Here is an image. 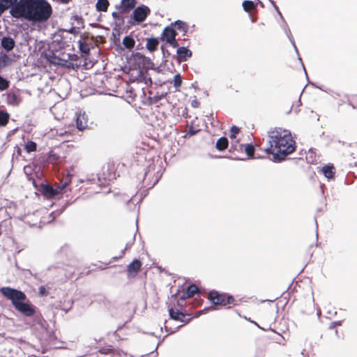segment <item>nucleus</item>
<instances>
[{
	"label": "nucleus",
	"instance_id": "e433bc0d",
	"mask_svg": "<svg viewBox=\"0 0 357 357\" xmlns=\"http://www.w3.org/2000/svg\"><path fill=\"white\" fill-rule=\"evenodd\" d=\"M278 13H279V15H280V17H282L281 13H280V12L278 11Z\"/></svg>",
	"mask_w": 357,
	"mask_h": 357
},
{
	"label": "nucleus",
	"instance_id": "2eb2a0df",
	"mask_svg": "<svg viewBox=\"0 0 357 357\" xmlns=\"http://www.w3.org/2000/svg\"><path fill=\"white\" fill-rule=\"evenodd\" d=\"M122 43L126 48L131 50L134 47L135 41L132 37L127 36L123 38Z\"/></svg>",
	"mask_w": 357,
	"mask_h": 357
},
{
	"label": "nucleus",
	"instance_id": "f8f14e48",
	"mask_svg": "<svg viewBox=\"0 0 357 357\" xmlns=\"http://www.w3.org/2000/svg\"><path fill=\"white\" fill-rule=\"evenodd\" d=\"M159 41L157 38H151L147 39L146 47L151 52H153L157 50Z\"/></svg>",
	"mask_w": 357,
	"mask_h": 357
},
{
	"label": "nucleus",
	"instance_id": "aec40b11",
	"mask_svg": "<svg viewBox=\"0 0 357 357\" xmlns=\"http://www.w3.org/2000/svg\"><path fill=\"white\" fill-rule=\"evenodd\" d=\"M114 20H115V24L116 26H121L123 24V22H124V20H123V17L118 13L116 12H113L112 14Z\"/></svg>",
	"mask_w": 357,
	"mask_h": 357
},
{
	"label": "nucleus",
	"instance_id": "b1692460",
	"mask_svg": "<svg viewBox=\"0 0 357 357\" xmlns=\"http://www.w3.org/2000/svg\"><path fill=\"white\" fill-rule=\"evenodd\" d=\"M9 115L6 112H0V126H3L6 125L8 121Z\"/></svg>",
	"mask_w": 357,
	"mask_h": 357
},
{
	"label": "nucleus",
	"instance_id": "39448f33",
	"mask_svg": "<svg viewBox=\"0 0 357 357\" xmlns=\"http://www.w3.org/2000/svg\"><path fill=\"white\" fill-rule=\"evenodd\" d=\"M150 10L146 6L142 5L136 8L132 13V17L135 21L142 22L145 20L149 14Z\"/></svg>",
	"mask_w": 357,
	"mask_h": 357
},
{
	"label": "nucleus",
	"instance_id": "6e6552de",
	"mask_svg": "<svg viewBox=\"0 0 357 357\" xmlns=\"http://www.w3.org/2000/svg\"><path fill=\"white\" fill-rule=\"evenodd\" d=\"M176 31L172 27L167 26L163 30L162 38L168 43L176 38Z\"/></svg>",
	"mask_w": 357,
	"mask_h": 357
},
{
	"label": "nucleus",
	"instance_id": "1a4fd4ad",
	"mask_svg": "<svg viewBox=\"0 0 357 357\" xmlns=\"http://www.w3.org/2000/svg\"><path fill=\"white\" fill-rule=\"evenodd\" d=\"M142 263L139 260L135 259L132 261L128 266V272L130 275H136L140 270Z\"/></svg>",
	"mask_w": 357,
	"mask_h": 357
},
{
	"label": "nucleus",
	"instance_id": "4468645a",
	"mask_svg": "<svg viewBox=\"0 0 357 357\" xmlns=\"http://www.w3.org/2000/svg\"><path fill=\"white\" fill-rule=\"evenodd\" d=\"M109 3L108 0H98L96 3V7L98 11L105 12L107 11Z\"/></svg>",
	"mask_w": 357,
	"mask_h": 357
},
{
	"label": "nucleus",
	"instance_id": "a211bd4d",
	"mask_svg": "<svg viewBox=\"0 0 357 357\" xmlns=\"http://www.w3.org/2000/svg\"><path fill=\"white\" fill-rule=\"evenodd\" d=\"M169 315L172 319L184 321L185 315L179 311H174L172 308L169 310Z\"/></svg>",
	"mask_w": 357,
	"mask_h": 357
},
{
	"label": "nucleus",
	"instance_id": "20e7f679",
	"mask_svg": "<svg viewBox=\"0 0 357 357\" xmlns=\"http://www.w3.org/2000/svg\"><path fill=\"white\" fill-rule=\"evenodd\" d=\"M208 299L214 305L231 304L234 303V299L231 296H228L225 294H219L216 291H211L208 294Z\"/></svg>",
	"mask_w": 357,
	"mask_h": 357
},
{
	"label": "nucleus",
	"instance_id": "ddd939ff",
	"mask_svg": "<svg viewBox=\"0 0 357 357\" xmlns=\"http://www.w3.org/2000/svg\"><path fill=\"white\" fill-rule=\"evenodd\" d=\"M121 8L123 12L132 9L136 4L135 0H121Z\"/></svg>",
	"mask_w": 357,
	"mask_h": 357
},
{
	"label": "nucleus",
	"instance_id": "9b49d317",
	"mask_svg": "<svg viewBox=\"0 0 357 357\" xmlns=\"http://www.w3.org/2000/svg\"><path fill=\"white\" fill-rule=\"evenodd\" d=\"M1 46L6 51H10L15 46V41L10 37H3L1 42Z\"/></svg>",
	"mask_w": 357,
	"mask_h": 357
},
{
	"label": "nucleus",
	"instance_id": "f3484780",
	"mask_svg": "<svg viewBox=\"0 0 357 357\" xmlns=\"http://www.w3.org/2000/svg\"><path fill=\"white\" fill-rule=\"evenodd\" d=\"M333 165H326L321 169V172L324 175L328 178L331 179L333 178L334 172L333 171Z\"/></svg>",
	"mask_w": 357,
	"mask_h": 357
},
{
	"label": "nucleus",
	"instance_id": "c9c22d12",
	"mask_svg": "<svg viewBox=\"0 0 357 357\" xmlns=\"http://www.w3.org/2000/svg\"><path fill=\"white\" fill-rule=\"evenodd\" d=\"M73 28L70 29V33H73Z\"/></svg>",
	"mask_w": 357,
	"mask_h": 357
},
{
	"label": "nucleus",
	"instance_id": "f03ea898",
	"mask_svg": "<svg viewBox=\"0 0 357 357\" xmlns=\"http://www.w3.org/2000/svg\"><path fill=\"white\" fill-rule=\"evenodd\" d=\"M270 147L265 151L273 155L274 162L284 160L287 155L295 150V142L289 130L282 128H275L268 132Z\"/></svg>",
	"mask_w": 357,
	"mask_h": 357
},
{
	"label": "nucleus",
	"instance_id": "dca6fc26",
	"mask_svg": "<svg viewBox=\"0 0 357 357\" xmlns=\"http://www.w3.org/2000/svg\"><path fill=\"white\" fill-rule=\"evenodd\" d=\"M228 146V140L226 137H220L218 139L215 147L219 151H223L227 149Z\"/></svg>",
	"mask_w": 357,
	"mask_h": 357
},
{
	"label": "nucleus",
	"instance_id": "5701e85b",
	"mask_svg": "<svg viewBox=\"0 0 357 357\" xmlns=\"http://www.w3.org/2000/svg\"><path fill=\"white\" fill-rule=\"evenodd\" d=\"M36 144L32 141H29L25 144V149L28 153L35 151L36 150Z\"/></svg>",
	"mask_w": 357,
	"mask_h": 357
},
{
	"label": "nucleus",
	"instance_id": "9d476101",
	"mask_svg": "<svg viewBox=\"0 0 357 357\" xmlns=\"http://www.w3.org/2000/svg\"><path fill=\"white\" fill-rule=\"evenodd\" d=\"M176 53L178 56V59L181 61H186L192 56V52L185 47H178Z\"/></svg>",
	"mask_w": 357,
	"mask_h": 357
},
{
	"label": "nucleus",
	"instance_id": "0eeeda50",
	"mask_svg": "<svg viewBox=\"0 0 357 357\" xmlns=\"http://www.w3.org/2000/svg\"><path fill=\"white\" fill-rule=\"evenodd\" d=\"M76 125L79 130H84L88 127V116L84 112H80L77 115Z\"/></svg>",
	"mask_w": 357,
	"mask_h": 357
},
{
	"label": "nucleus",
	"instance_id": "a878e982",
	"mask_svg": "<svg viewBox=\"0 0 357 357\" xmlns=\"http://www.w3.org/2000/svg\"><path fill=\"white\" fill-rule=\"evenodd\" d=\"M245 151L249 157H252L255 153V148L252 144H247Z\"/></svg>",
	"mask_w": 357,
	"mask_h": 357
},
{
	"label": "nucleus",
	"instance_id": "cd10ccee",
	"mask_svg": "<svg viewBox=\"0 0 357 357\" xmlns=\"http://www.w3.org/2000/svg\"><path fill=\"white\" fill-rule=\"evenodd\" d=\"M239 132V128L236 126H232L231 128V135L230 138L231 140H234L236 139V135L238 134Z\"/></svg>",
	"mask_w": 357,
	"mask_h": 357
},
{
	"label": "nucleus",
	"instance_id": "473e14b6",
	"mask_svg": "<svg viewBox=\"0 0 357 357\" xmlns=\"http://www.w3.org/2000/svg\"><path fill=\"white\" fill-rule=\"evenodd\" d=\"M197 101H193V102H192V105L193 107H197Z\"/></svg>",
	"mask_w": 357,
	"mask_h": 357
},
{
	"label": "nucleus",
	"instance_id": "f257e3e1",
	"mask_svg": "<svg viewBox=\"0 0 357 357\" xmlns=\"http://www.w3.org/2000/svg\"><path fill=\"white\" fill-rule=\"evenodd\" d=\"M10 13L15 18L43 22L50 17L52 9L46 0H20L11 7Z\"/></svg>",
	"mask_w": 357,
	"mask_h": 357
},
{
	"label": "nucleus",
	"instance_id": "423d86ee",
	"mask_svg": "<svg viewBox=\"0 0 357 357\" xmlns=\"http://www.w3.org/2000/svg\"><path fill=\"white\" fill-rule=\"evenodd\" d=\"M68 184V181H66L61 186H58L56 189L53 188L50 185L43 186V192L47 197H52L58 195L63 189H64Z\"/></svg>",
	"mask_w": 357,
	"mask_h": 357
},
{
	"label": "nucleus",
	"instance_id": "7c9ffc66",
	"mask_svg": "<svg viewBox=\"0 0 357 357\" xmlns=\"http://www.w3.org/2000/svg\"><path fill=\"white\" fill-rule=\"evenodd\" d=\"M168 43L173 47H177L178 46V44L176 40V38L174 39H173L172 40L169 41Z\"/></svg>",
	"mask_w": 357,
	"mask_h": 357
},
{
	"label": "nucleus",
	"instance_id": "c756f323",
	"mask_svg": "<svg viewBox=\"0 0 357 357\" xmlns=\"http://www.w3.org/2000/svg\"><path fill=\"white\" fill-rule=\"evenodd\" d=\"M39 294L42 296H46L48 295V291H47L46 288L44 286H40L39 287Z\"/></svg>",
	"mask_w": 357,
	"mask_h": 357
},
{
	"label": "nucleus",
	"instance_id": "7ed1b4c3",
	"mask_svg": "<svg viewBox=\"0 0 357 357\" xmlns=\"http://www.w3.org/2000/svg\"><path fill=\"white\" fill-rule=\"evenodd\" d=\"M0 291L6 298L11 301L13 305L17 311L26 317L34 314L35 307L29 302H24L26 296L24 292L7 287H2Z\"/></svg>",
	"mask_w": 357,
	"mask_h": 357
},
{
	"label": "nucleus",
	"instance_id": "f704fd0d",
	"mask_svg": "<svg viewBox=\"0 0 357 357\" xmlns=\"http://www.w3.org/2000/svg\"><path fill=\"white\" fill-rule=\"evenodd\" d=\"M291 43L293 44V46L294 47V48L296 49L294 42L291 40ZM296 50L297 51V50Z\"/></svg>",
	"mask_w": 357,
	"mask_h": 357
},
{
	"label": "nucleus",
	"instance_id": "72a5a7b5",
	"mask_svg": "<svg viewBox=\"0 0 357 357\" xmlns=\"http://www.w3.org/2000/svg\"><path fill=\"white\" fill-rule=\"evenodd\" d=\"M70 0H61V1L63 3H67L69 2Z\"/></svg>",
	"mask_w": 357,
	"mask_h": 357
},
{
	"label": "nucleus",
	"instance_id": "bb28decb",
	"mask_svg": "<svg viewBox=\"0 0 357 357\" xmlns=\"http://www.w3.org/2000/svg\"><path fill=\"white\" fill-rule=\"evenodd\" d=\"M9 86L8 82L0 76V91H4Z\"/></svg>",
	"mask_w": 357,
	"mask_h": 357
},
{
	"label": "nucleus",
	"instance_id": "6ab92c4d",
	"mask_svg": "<svg viewBox=\"0 0 357 357\" xmlns=\"http://www.w3.org/2000/svg\"><path fill=\"white\" fill-rule=\"evenodd\" d=\"M13 0H0V15L7 8L13 6Z\"/></svg>",
	"mask_w": 357,
	"mask_h": 357
},
{
	"label": "nucleus",
	"instance_id": "c85d7f7f",
	"mask_svg": "<svg viewBox=\"0 0 357 357\" xmlns=\"http://www.w3.org/2000/svg\"><path fill=\"white\" fill-rule=\"evenodd\" d=\"M175 26L177 27V29L182 30H185L187 28L186 24L181 20H177L175 22Z\"/></svg>",
	"mask_w": 357,
	"mask_h": 357
},
{
	"label": "nucleus",
	"instance_id": "4be33fe9",
	"mask_svg": "<svg viewBox=\"0 0 357 357\" xmlns=\"http://www.w3.org/2000/svg\"><path fill=\"white\" fill-rule=\"evenodd\" d=\"M242 6L245 11L249 12L255 8V3L252 1H244L242 3Z\"/></svg>",
	"mask_w": 357,
	"mask_h": 357
},
{
	"label": "nucleus",
	"instance_id": "2f4dec72",
	"mask_svg": "<svg viewBox=\"0 0 357 357\" xmlns=\"http://www.w3.org/2000/svg\"><path fill=\"white\" fill-rule=\"evenodd\" d=\"M197 132V130H194L193 128H191V129L189 130L188 134L190 136H192V135H195Z\"/></svg>",
	"mask_w": 357,
	"mask_h": 357
},
{
	"label": "nucleus",
	"instance_id": "393cba45",
	"mask_svg": "<svg viewBox=\"0 0 357 357\" xmlns=\"http://www.w3.org/2000/svg\"><path fill=\"white\" fill-rule=\"evenodd\" d=\"M173 84H174V87L177 89L178 87L181 86V84H182V80H181V75L179 74H176L174 76V80H173Z\"/></svg>",
	"mask_w": 357,
	"mask_h": 357
},
{
	"label": "nucleus",
	"instance_id": "412c9836",
	"mask_svg": "<svg viewBox=\"0 0 357 357\" xmlns=\"http://www.w3.org/2000/svg\"><path fill=\"white\" fill-rule=\"evenodd\" d=\"M198 291L197 287L195 285H190L188 287L186 292L185 293L187 298H190L195 295Z\"/></svg>",
	"mask_w": 357,
	"mask_h": 357
}]
</instances>
